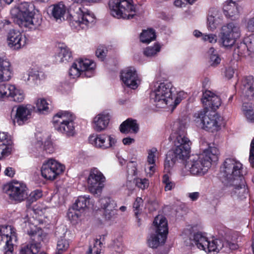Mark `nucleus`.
Returning a JSON list of instances; mask_svg holds the SVG:
<instances>
[{"label": "nucleus", "instance_id": "56", "mask_svg": "<svg viewBox=\"0 0 254 254\" xmlns=\"http://www.w3.org/2000/svg\"><path fill=\"white\" fill-rule=\"evenodd\" d=\"M127 172L128 175L130 176H135L137 174V168L134 162H129L127 166Z\"/></svg>", "mask_w": 254, "mask_h": 254}, {"label": "nucleus", "instance_id": "17", "mask_svg": "<svg viewBox=\"0 0 254 254\" xmlns=\"http://www.w3.org/2000/svg\"><path fill=\"white\" fill-rule=\"evenodd\" d=\"M121 79L127 87L134 89L139 83V79L135 69L133 67H129L121 72Z\"/></svg>", "mask_w": 254, "mask_h": 254}, {"label": "nucleus", "instance_id": "16", "mask_svg": "<svg viewBox=\"0 0 254 254\" xmlns=\"http://www.w3.org/2000/svg\"><path fill=\"white\" fill-rule=\"evenodd\" d=\"M89 142L95 147L106 149L115 145L116 140L114 136L106 134L92 135L89 138Z\"/></svg>", "mask_w": 254, "mask_h": 254}, {"label": "nucleus", "instance_id": "25", "mask_svg": "<svg viewBox=\"0 0 254 254\" xmlns=\"http://www.w3.org/2000/svg\"><path fill=\"white\" fill-rule=\"evenodd\" d=\"M76 63L81 71L83 76L90 77L93 76L96 65L92 61L87 59H79Z\"/></svg>", "mask_w": 254, "mask_h": 254}, {"label": "nucleus", "instance_id": "42", "mask_svg": "<svg viewBox=\"0 0 254 254\" xmlns=\"http://www.w3.org/2000/svg\"><path fill=\"white\" fill-rule=\"evenodd\" d=\"M208 54L209 55V63L211 66H215L220 64L221 59L213 47L209 49Z\"/></svg>", "mask_w": 254, "mask_h": 254}, {"label": "nucleus", "instance_id": "60", "mask_svg": "<svg viewBox=\"0 0 254 254\" xmlns=\"http://www.w3.org/2000/svg\"><path fill=\"white\" fill-rule=\"evenodd\" d=\"M249 160L253 167H254V138L252 140L250 152Z\"/></svg>", "mask_w": 254, "mask_h": 254}, {"label": "nucleus", "instance_id": "24", "mask_svg": "<svg viewBox=\"0 0 254 254\" xmlns=\"http://www.w3.org/2000/svg\"><path fill=\"white\" fill-rule=\"evenodd\" d=\"M201 101L204 105L213 110H217L221 104L220 97L209 90L203 93Z\"/></svg>", "mask_w": 254, "mask_h": 254}, {"label": "nucleus", "instance_id": "43", "mask_svg": "<svg viewBox=\"0 0 254 254\" xmlns=\"http://www.w3.org/2000/svg\"><path fill=\"white\" fill-rule=\"evenodd\" d=\"M147 163L149 165H155L156 158L159 154V152L155 147H153L147 150Z\"/></svg>", "mask_w": 254, "mask_h": 254}, {"label": "nucleus", "instance_id": "34", "mask_svg": "<svg viewBox=\"0 0 254 254\" xmlns=\"http://www.w3.org/2000/svg\"><path fill=\"white\" fill-rule=\"evenodd\" d=\"M33 7L34 5L33 4L27 2H23L20 4L18 8L13 9L11 11V13L12 15L14 14L13 13L14 12L17 13V14L33 15L32 12Z\"/></svg>", "mask_w": 254, "mask_h": 254}, {"label": "nucleus", "instance_id": "35", "mask_svg": "<svg viewBox=\"0 0 254 254\" xmlns=\"http://www.w3.org/2000/svg\"><path fill=\"white\" fill-rule=\"evenodd\" d=\"M58 57L60 62H66L71 59V52L67 46L62 45L58 47Z\"/></svg>", "mask_w": 254, "mask_h": 254}, {"label": "nucleus", "instance_id": "53", "mask_svg": "<svg viewBox=\"0 0 254 254\" xmlns=\"http://www.w3.org/2000/svg\"><path fill=\"white\" fill-rule=\"evenodd\" d=\"M135 184L137 187L144 190L148 188L149 183L148 179L137 178L135 180Z\"/></svg>", "mask_w": 254, "mask_h": 254}, {"label": "nucleus", "instance_id": "51", "mask_svg": "<svg viewBox=\"0 0 254 254\" xmlns=\"http://www.w3.org/2000/svg\"><path fill=\"white\" fill-rule=\"evenodd\" d=\"M30 71L32 84H37V81L44 76V73L41 71L32 69Z\"/></svg>", "mask_w": 254, "mask_h": 254}, {"label": "nucleus", "instance_id": "40", "mask_svg": "<svg viewBox=\"0 0 254 254\" xmlns=\"http://www.w3.org/2000/svg\"><path fill=\"white\" fill-rule=\"evenodd\" d=\"M69 246V242L64 237H62L57 242L56 254H62L65 252Z\"/></svg>", "mask_w": 254, "mask_h": 254}, {"label": "nucleus", "instance_id": "38", "mask_svg": "<svg viewBox=\"0 0 254 254\" xmlns=\"http://www.w3.org/2000/svg\"><path fill=\"white\" fill-rule=\"evenodd\" d=\"M89 202V197L85 196H80L76 199L72 206L74 209L80 212L87 207Z\"/></svg>", "mask_w": 254, "mask_h": 254}, {"label": "nucleus", "instance_id": "15", "mask_svg": "<svg viewBox=\"0 0 254 254\" xmlns=\"http://www.w3.org/2000/svg\"><path fill=\"white\" fill-rule=\"evenodd\" d=\"M28 189L25 184L20 182H13L9 185L8 192L10 197L16 201H21L27 197Z\"/></svg>", "mask_w": 254, "mask_h": 254}, {"label": "nucleus", "instance_id": "48", "mask_svg": "<svg viewBox=\"0 0 254 254\" xmlns=\"http://www.w3.org/2000/svg\"><path fill=\"white\" fill-rule=\"evenodd\" d=\"M42 196V192L40 190H37L32 192H31L28 196L26 198H27V201L30 204V203L33 202L34 201H36L37 200L39 199Z\"/></svg>", "mask_w": 254, "mask_h": 254}, {"label": "nucleus", "instance_id": "41", "mask_svg": "<svg viewBox=\"0 0 254 254\" xmlns=\"http://www.w3.org/2000/svg\"><path fill=\"white\" fill-rule=\"evenodd\" d=\"M102 244L99 240H94L93 244L90 245L86 254H101Z\"/></svg>", "mask_w": 254, "mask_h": 254}, {"label": "nucleus", "instance_id": "12", "mask_svg": "<svg viewBox=\"0 0 254 254\" xmlns=\"http://www.w3.org/2000/svg\"><path fill=\"white\" fill-rule=\"evenodd\" d=\"M105 181V177L103 174L97 168H92L87 179L89 191L97 196L100 195Z\"/></svg>", "mask_w": 254, "mask_h": 254}, {"label": "nucleus", "instance_id": "26", "mask_svg": "<svg viewBox=\"0 0 254 254\" xmlns=\"http://www.w3.org/2000/svg\"><path fill=\"white\" fill-rule=\"evenodd\" d=\"M110 116L108 113L104 112L96 116L93 120V127L97 131L105 129L110 121Z\"/></svg>", "mask_w": 254, "mask_h": 254}, {"label": "nucleus", "instance_id": "36", "mask_svg": "<svg viewBox=\"0 0 254 254\" xmlns=\"http://www.w3.org/2000/svg\"><path fill=\"white\" fill-rule=\"evenodd\" d=\"M41 247L39 244H32L31 243L21 247L19 254H37Z\"/></svg>", "mask_w": 254, "mask_h": 254}, {"label": "nucleus", "instance_id": "21", "mask_svg": "<svg viewBox=\"0 0 254 254\" xmlns=\"http://www.w3.org/2000/svg\"><path fill=\"white\" fill-rule=\"evenodd\" d=\"M12 151V141L10 136L5 132H0V160L4 158Z\"/></svg>", "mask_w": 254, "mask_h": 254}, {"label": "nucleus", "instance_id": "45", "mask_svg": "<svg viewBox=\"0 0 254 254\" xmlns=\"http://www.w3.org/2000/svg\"><path fill=\"white\" fill-rule=\"evenodd\" d=\"M36 107L40 113H44V112H47L49 109L48 103L44 99H38L36 102Z\"/></svg>", "mask_w": 254, "mask_h": 254}, {"label": "nucleus", "instance_id": "28", "mask_svg": "<svg viewBox=\"0 0 254 254\" xmlns=\"http://www.w3.org/2000/svg\"><path fill=\"white\" fill-rule=\"evenodd\" d=\"M102 208L104 209V214L106 219H111L115 213L116 204L114 200L108 197L100 199Z\"/></svg>", "mask_w": 254, "mask_h": 254}, {"label": "nucleus", "instance_id": "31", "mask_svg": "<svg viewBox=\"0 0 254 254\" xmlns=\"http://www.w3.org/2000/svg\"><path fill=\"white\" fill-rule=\"evenodd\" d=\"M244 93L248 100H254V78L249 76L246 78L244 83Z\"/></svg>", "mask_w": 254, "mask_h": 254}, {"label": "nucleus", "instance_id": "63", "mask_svg": "<svg viewBox=\"0 0 254 254\" xmlns=\"http://www.w3.org/2000/svg\"><path fill=\"white\" fill-rule=\"evenodd\" d=\"M22 79L28 84H32L30 71H29L23 74Z\"/></svg>", "mask_w": 254, "mask_h": 254}, {"label": "nucleus", "instance_id": "11", "mask_svg": "<svg viewBox=\"0 0 254 254\" xmlns=\"http://www.w3.org/2000/svg\"><path fill=\"white\" fill-rule=\"evenodd\" d=\"M220 41L224 47L233 46L236 39L240 36V29L238 24L233 22L224 25L220 33Z\"/></svg>", "mask_w": 254, "mask_h": 254}, {"label": "nucleus", "instance_id": "44", "mask_svg": "<svg viewBox=\"0 0 254 254\" xmlns=\"http://www.w3.org/2000/svg\"><path fill=\"white\" fill-rule=\"evenodd\" d=\"M160 50V46L158 44H155L153 47H147L143 52L145 56L147 57H152L155 56Z\"/></svg>", "mask_w": 254, "mask_h": 254}, {"label": "nucleus", "instance_id": "6", "mask_svg": "<svg viewBox=\"0 0 254 254\" xmlns=\"http://www.w3.org/2000/svg\"><path fill=\"white\" fill-rule=\"evenodd\" d=\"M207 108L195 113L194 122L197 126L206 130L212 132L218 131L220 129L221 117L214 112L207 114Z\"/></svg>", "mask_w": 254, "mask_h": 254}, {"label": "nucleus", "instance_id": "61", "mask_svg": "<svg viewBox=\"0 0 254 254\" xmlns=\"http://www.w3.org/2000/svg\"><path fill=\"white\" fill-rule=\"evenodd\" d=\"M10 22L7 20H4L0 22V33L5 32L8 28Z\"/></svg>", "mask_w": 254, "mask_h": 254}, {"label": "nucleus", "instance_id": "50", "mask_svg": "<svg viewBox=\"0 0 254 254\" xmlns=\"http://www.w3.org/2000/svg\"><path fill=\"white\" fill-rule=\"evenodd\" d=\"M162 182L165 185V191L171 190L175 186L174 184L170 180L169 175L165 174L163 176Z\"/></svg>", "mask_w": 254, "mask_h": 254}, {"label": "nucleus", "instance_id": "39", "mask_svg": "<svg viewBox=\"0 0 254 254\" xmlns=\"http://www.w3.org/2000/svg\"><path fill=\"white\" fill-rule=\"evenodd\" d=\"M140 38L142 43H149L156 38L155 31L151 29L144 30L141 33Z\"/></svg>", "mask_w": 254, "mask_h": 254}, {"label": "nucleus", "instance_id": "18", "mask_svg": "<svg viewBox=\"0 0 254 254\" xmlns=\"http://www.w3.org/2000/svg\"><path fill=\"white\" fill-rule=\"evenodd\" d=\"M7 41L8 47L13 50L20 49L26 44L25 37L19 31L14 29L8 32Z\"/></svg>", "mask_w": 254, "mask_h": 254}, {"label": "nucleus", "instance_id": "4", "mask_svg": "<svg viewBox=\"0 0 254 254\" xmlns=\"http://www.w3.org/2000/svg\"><path fill=\"white\" fill-rule=\"evenodd\" d=\"M74 2L70 5L68 10L70 25L73 28L78 30L86 29L92 26L95 23L94 16L83 10L84 7L81 3L85 0H72Z\"/></svg>", "mask_w": 254, "mask_h": 254}, {"label": "nucleus", "instance_id": "59", "mask_svg": "<svg viewBox=\"0 0 254 254\" xmlns=\"http://www.w3.org/2000/svg\"><path fill=\"white\" fill-rule=\"evenodd\" d=\"M202 38L204 41H208L210 43H215L217 40V36L213 34L204 35Z\"/></svg>", "mask_w": 254, "mask_h": 254}, {"label": "nucleus", "instance_id": "29", "mask_svg": "<svg viewBox=\"0 0 254 254\" xmlns=\"http://www.w3.org/2000/svg\"><path fill=\"white\" fill-rule=\"evenodd\" d=\"M224 13L226 16L232 19L237 18L240 14V7L236 2L230 0L226 1L223 8Z\"/></svg>", "mask_w": 254, "mask_h": 254}, {"label": "nucleus", "instance_id": "54", "mask_svg": "<svg viewBox=\"0 0 254 254\" xmlns=\"http://www.w3.org/2000/svg\"><path fill=\"white\" fill-rule=\"evenodd\" d=\"M243 43L246 44L247 49L251 52L254 50V37L253 36H250L245 38Z\"/></svg>", "mask_w": 254, "mask_h": 254}, {"label": "nucleus", "instance_id": "58", "mask_svg": "<svg viewBox=\"0 0 254 254\" xmlns=\"http://www.w3.org/2000/svg\"><path fill=\"white\" fill-rule=\"evenodd\" d=\"M242 111L246 117H247L251 113H253V110L250 104L245 103L242 106Z\"/></svg>", "mask_w": 254, "mask_h": 254}, {"label": "nucleus", "instance_id": "27", "mask_svg": "<svg viewBox=\"0 0 254 254\" xmlns=\"http://www.w3.org/2000/svg\"><path fill=\"white\" fill-rule=\"evenodd\" d=\"M11 74L10 62L6 59L0 57V82L9 80Z\"/></svg>", "mask_w": 254, "mask_h": 254}, {"label": "nucleus", "instance_id": "47", "mask_svg": "<svg viewBox=\"0 0 254 254\" xmlns=\"http://www.w3.org/2000/svg\"><path fill=\"white\" fill-rule=\"evenodd\" d=\"M235 53H237L239 56H247L250 55L251 52L248 50L246 44L244 43H240L239 45L235 49Z\"/></svg>", "mask_w": 254, "mask_h": 254}, {"label": "nucleus", "instance_id": "9", "mask_svg": "<svg viewBox=\"0 0 254 254\" xmlns=\"http://www.w3.org/2000/svg\"><path fill=\"white\" fill-rule=\"evenodd\" d=\"M153 224L156 226L155 233L150 235L147 243L150 248H157L166 241L168 233V223L165 217L158 215L155 218Z\"/></svg>", "mask_w": 254, "mask_h": 254}, {"label": "nucleus", "instance_id": "8", "mask_svg": "<svg viewBox=\"0 0 254 254\" xmlns=\"http://www.w3.org/2000/svg\"><path fill=\"white\" fill-rule=\"evenodd\" d=\"M109 7L111 15L118 19H130L135 15L132 0H110Z\"/></svg>", "mask_w": 254, "mask_h": 254}, {"label": "nucleus", "instance_id": "1", "mask_svg": "<svg viewBox=\"0 0 254 254\" xmlns=\"http://www.w3.org/2000/svg\"><path fill=\"white\" fill-rule=\"evenodd\" d=\"M179 125L174 141L175 148L166 154L164 167L167 172L178 161L186 160L190 156L191 142L187 136L185 125L179 123Z\"/></svg>", "mask_w": 254, "mask_h": 254}, {"label": "nucleus", "instance_id": "5", "mask_svg": "<svg viewBox=\"0 0 254 254\" xmlns=\"http://www.w3.org/2000/svg\"><path fill=\"white\" fill-rule=\"evenodd\" d=\"M242 164L236 159L227 158L220 168V175L224 185H233L236 180L244 179L242 174Z\"/></svg>", "mask_w": 254, "mask_h": 254}, {"label": "nucleus", "instance_id": "57", "mask_svg": "<svg viewBox=\"0 0 254 254\" xmlns=\"http://www.w3.org/2000/svg\"><path fill=\"white\" fill-rule=\"evenodd\" d=\"M143 205V200L141 197H137L134 201L133 207L134 209V213L137 215L139 211L140 206Z\"/></svg>", "mask_w": 254, "mask_h": 254}, {"label": "nucleus", "instance_id": "33", "mask_svg": "<svg viewBox=\"0 0 254 254\" xmlns=\"http://www.w3.org/2000/svg\"><path fill=\"white\" fill-rule=\"evenodd\" d=\"M50 8H51L50 10L52 15L57 20L61 19L62 17H63L66 10L65 6L62 2L54 4Z\"/></svg>", "mask_w": 254, "mask_h": 254}, {"label": "nucleus", "instance_id": "55", "mask_svg": "<svg viewBox=\"0 0 254 254\" xmlns=\"http://www.w3.org/2000/svg\"><path fill=\"white\" fill-rule=\"evenodd\" d=\"M107 50L103 46H100L96 51V55L98 58L103 61L106 56Z\"/></svg>", "mask_w": 254, "mask_h": 254}, {"label": "nucleus", "instance_id": "3", "mask_svg": "<svg viewBox=\"0 0 254 254\" xmlns=\"http://www.w3.org/2000/svg\"><path fill=\"white\" fill-rule=\"evenodd\" d=\"M219 151L216 147L210 146L199 154L193 155L186 162L185 168L192 175L202 176L206 174L211 162L218 160Z\"/></svg>", "mask_w": 254, "mask_h": 254}, {"label": "nucleus", "instance_id": "10", "mask_svg": "<svg viewBox=\"0 0 254 254\" xmlns=\"http://www.w3.org/2000/svg\"><path fill=\"white\" fill-rule=\"evenodd\" d=\"M171 87L172 85L169 83L162 82L155 85L150 93V98L156 103L157 107L162 108L172 104L173 97Z\"/></svg>", "mask_w": 254, "mask_h": 254}, {"label": "nucleus", "instance_id": "37", "mask_svg": "<svg viewBox=\"0 0 254 254\" xmlns=\"http://www.w3.org/2000/svg\"><path fill=\"white\" fill-rule=\"evenodd\" d=\"M15 86L9 84H2L0 85V98L11 97Z\"/></svg>", "mask_w": 254, "mask_h": 254}, {"label": "nucleus", "instance_id": "22", "mask_svg": "<svg viewBox=\"0 0 254 254\" xmlns=\"http://www.w3.org/2000/svg\"><path fill=\"white\" fill-rule=\"evenodd\" d=\"M17 240L15 229L11 226H2L0 227V244L2 242L5 245L14 244L13 242Z\"/></svg>", "mask_w": 254, "mask_h": 254}, {"label": "nucleus", "instance_id": "64", "mask_svg": "<svg viewBox=\"0 0 254 254\" xmlns=\"http://www.w3.org/2000/svg\"><path fill=\"white\" fill-rule=\"evenodd\" d=\"M247 28L249 31L254 32V17L248 20L247 24Z\"/></svg>", "mask_w": 254, "mask_h": 254}, {"label": "nucleus", "instance_id": "20", "mask_svg": "<svg viewBox=\"0 0 254 254\" xmlns=\"http://www.w3.org/2000/svg\"><path fill=\"white\" fill-rule=\"evenodd\" d=\"M226 186L232 187L231 190V195L240 199L246 198L248 190L246 186V181L244 179L242 180H236V182L233 185H225Z\"/></svg>", "mask_w": 254, "mask_h": 254}, {"label": "nucleus", "instance_id": "46", "mask_svg": "<svg viewBox=\"0 0 254 254\" xmlns=\"http://www.w3.org/2000/svg\"><path fill=\"white\" fill-rule=\"evenodd\" d=\"M25 95L23 91L15 88V90L12 93L11 98L15 102H21L24 99Z\"/></svg>", "mask_w": 254, "mask_h": 254}, {"label": "nucleus", "instance_id": "30", "mask_svg": "<svg viewBox=\"0 0 254 254\" xmlns=\"http://www.w3.org/2000/svg\"><path fill=\"white\" fill-rule=\"evenodd\" d=\"M139 130V126L136 120L128 118L123 122L120 127V130L122 133H127L129 132L137 133Z\"/></svg>", "mask_w": 254, "mask_h": 254}, {"label": "nucleus", "instance_id": "23", "mask_svg": "<svg viewBox=\"0 0 254 254\" xmlns=\"http://www.w3.org/2000/svg\"><path fill=\"white\" fill-rule=\"evenodd\" d=\"M223 16L221 11L217 8L209 9L207 16V27L211 30H214L222 23Z\"/></svg>", "mask_w": 254, "mask_h": 254}, {"label": "nucleus", "instance_id": "49", "mask_svg": "<svg viewBox=\"0 0 254 254\" xmlns=\"http://www.w3.org/2000/svg\"><path fill=\"white\" fill-rule=\"evenodd\" d=\"M69 73L70 76L73 78L79 76L80 75H82L81 71L79 69V66L76 62L73 64L69 69Z\"/></svg>", "mask_w": 254, "mask_h": 254}, {"label": "nucleus", "instance_id": "2", "mask_svg": "<svg viewBox=\"0 0 254 254\" xmlns=\"http://www.w3.org/2000/svg\"><path fill=\"white\" fill-rule=\"evenodd\" d=\"M238 238L237 235L233 234L227 236L224 242L219 239L210 242L201 233L197 232L193 235L192 238H190V241L191 245H195L198 249L211 254L212 252L218 253L221 250L225 253H229L238 249Z\"/></svg>", "mask_w": 254, "mask_h": 254}, {"label": "nucleus", "instance_id": "32", "mask_svg": "<svg viewBox=\"0 0 254 254\" xmlns=\"http://www.w3.org/2000/svg\"><path fill=\"white\" fill-rule=\"evenodd\" d=\"M28 235L30 236L32 244L41 245V242L43 241L47 237V234L39 228L34 227V228L28 231Z\"/></svg>", "mask_w": 254, "mask_h": 254}, {"label": "nucleus", "instance_id": "13", "mask_svg": "<svg viewBox=\"0 0 254 254\" xmlns=\"http://www.w3.org/2000/svg\"><path fill=\"white\" fill-rule=\"evenodd\" d=\"M65 167L56 160L50 159L45 162L41 168L42 176L46 180L53 181L63 174Z\"/></svg>", "mask_w": 254, "mask_h": 254}, {"label": "nucleus", "instance_id": "62", "mask_svg": "<svg viewBox=\"0 0 254 254\" xmlns=\"http://www.w3.org/2000/svg\"><path fill=\"white\" fill-rule=\"evenodd\" d=\"M184 94L183 92H180L176 97L173 98V102L172 105H168V106H174L176 107L177 106L182 100V95Z\"/></svg>", "mask_w": 254, "mask_h": 254}, {"label": "nucleus", "instance_id": "52", "mask_svg": "<svg viewBox=\"0 0 254 254\" xmlns=\"http://www.w3.org/2000/svg\"><path fill=\"white\" fill-rule=\"evenodd\" d=\"M67 217L71 221H76L80 216L79 211L73 208H70L67 213Z\"/></svg>", "mask_w": 254, "mask_h": 254}, {"label": "nucleus", "instance_id": "19", "mask_svg": "<svg viewBox=\"0 0 254 254\" xmlns=\"http://www.w3.org/2000/svg\"><path fill=\"white\" fill-rule=\"evenodd\" d=\"M31 113V110L27 106H19L15 113H11V118L13 125L17 124L20 126L24 124L30 118Z\"/></svg>", "mask_w": 254, "mask_h": 254}, {"label": "nucleus", "instance_id": "14", "mask_svg": "<svg viewBox=\"0 0 254 254\" xmlns=\"http://www.w3.org/2000/svg\"><path fill=\"white\" fill-rule=\"evenodd\" d=\"M14 22L23 29L35 30L42 23L41 16L39 14H14Z\"/></svg>", "mask_w": 254, "mask_h": 254}, {"label": "nucleus", "instance_id": "7", "mask_svg": "<svg viewBox=\"0 0 254 254\" xmlns=\"http://www.w3.org/2000/svg\"><path fill=\"white\" fill-rule=\"evenodd\" d=\"M75 119V116L70 112L61 111L53 117V123L58 131L68 137L73 136L76 133Z\"/></svg>", "mask_w": 254, "mask_h": 254}]
</instances>
